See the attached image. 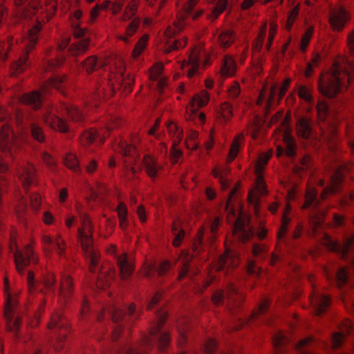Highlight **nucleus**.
<instances>
[{"label": "nucleus", "instance_id": "nucleus-1", "mask_svg": "<svg viewBox=\"0 0 354 354\" xmlns=\"http://www.w3.org/2000/svg\"><path fill=\"white\" fill-rule=\"evenodd\" d=\"M34 111L26 114L19 113L16 115L18 123H21L26 133L39 142L45 140L46 136L39 122L43 121L52 129L65 133L68 130V124L58 114L66 115L71 121L75 122H82L84 119V113L76 106H71L66 103H62L59 107H54L50 105H44L41 109H33Z\"/></svg>", "mask_w": 354, "mask_h": 354}, {"label": "nucleus", "instance_id": "nucleus-2", "mask_svg": "<svg viewBox=\"0 0 354 354\" xmlns=\"http://www.w3.org/2000/svg\"><path fill=\"white\" fill-rule=\"evenodd\" d=\"M326 178L328 184L324 187L325 181L319 180V185L323 187L320 196L318 192L313 187H308L304 209H309L311 212L309 215V222L312 225L314 232L317 230L323 223L324 212L319 208L320 201L324 199L328 194L336 193L340 187L343 180V173L340 167H333L328 171Z\"/></svg>", "mask_w": 354, "mask_h": 354}, {"label": "nucleus", "instance_id": "nucleus-3", "mask_svg": "<svg viewBox=\"0 0 354 354\" xmlns=\"http://www.w3.org/2000/svg\"><path fill=\"white\" fill-rule=\"evenodd\" d=\"M78 214L82 225L78 228V238L88 258L89 270L92 273L97 274L95 277L97 288L105 289L110 286L111 280L114 279L115 270L111 268L104 270V268H101L98 253L93 247V241L89 234L91 231L90 220L86 214L79 210Z\"/></svg>", "mask_w": 354, "mask_h": 354}, {"label": "nucleus", "instance_id": "nucleus-4", "mask_svg": "<svg viewBox=\"0 0 354 354\" xmlns=\"http://www.w3.org/2000/svg\"><path fill=\"white\" fill-rule=\"evenodd\" d=\"M353 75L354 60L344 58L342 62L335 61L330 71L321 77L319 92L326 97L332 99L346 89L347 85L353 80Z\"/></svg>", "mask_w": 354, "mask_h": 354}, {"label": "nucleus", "instance_id": "nucleus-5", "mask_svg": "<svg viewBox=\"0 0 354 354\" xmlns=\"http://www.w3.org/2000/svg\"><path fill=\"white\" fill-rule=\"evenodd\" d=\"M352 330L351 322L346 320L339 331L332 333L330 335V345L323 341L318 342L316 338L312 336L306 337L293 345L295 354H316L315 350L317 347L326 348L330 346L333 350L337 349L342 345L346 335L350 334Z\"/></svg>", "mask_w": 354, "mask_h": 354}, {"label": "nucleus", "instance_id": "nucleus-6", "mask_svg": "<svg viewBox=\"0 0 354 354\" xmlns=\"http://www.w3.org/2000/svg\"><path fill=\"white\" fill-rule=\"evenodd\" d=\"M5 311L4 317L8 330L17 335L20 326L21 310L18 306L16 295L12 294L9 288L7 279L4 281Z\"/></svg>", "mask_w": 354, "mask_h": 354}, {"label": "nucleus", "instance_id": "nucleus-7", "mask_svg": "<svg viewBox=\"0 0 354 354\" xmlns=\"http://www.w3.org/2000/svg\"><path fill=\"white\" fill-rule=\"evenodd\" d=\"M66 84V77L65 76H55L50 77L47 82L44 83L41 87L40 91H33L30 93H26L21 97V102L23 104L30 106L32 109H41L43 106L42 100L43 95H47L50 88H56L62 94L63 87Z\"/></svg>", "mask_w": 354, "mask_h": 354}, {"label": "nucleus", "instance_id": "nucleus-8", "mask_svg": "<svg viewBox=\"0 0 354 354\" xmlns=\"http://www.w3.org/2000/svg\"><path fill=\"white\" fill-rule=\"evenodd\" d=\"M155 313L156 322L150 332V337L146 338L145 344L147 346L156 345L159 350L163 351L170 342L169 333L162 330V326L167 319V314L160 310L159 308H156Z\"/></svg>", "mask_w": 354, "mask_h": 354}, {"label": "nucleus", "instance_id": "nucleus-9", "mask_svg": "<svg viewBox=\"0 0 354 354\" xmlns=\"http://www.w3.org/2000/svg\"><path fill=\"white\" fill-rule=\"evenodd\" d=\"M110 313L113 322L116 324L113 330L112 339L113 340H116L118 338L125 324L129 326L139 316V313L136 310V306L133 304H131L124 309L113 306L110 310Z\"/></svg>", "mask_w": 354, "mask_h": 354}, {"label": "nucleus", "instance_id": "nucleus-10", "mask_svg": "<svg viewBox=\"0 0 354 354\" xmlns=\"http://www.w3.org/2000/svg\"><path fill=\"white\" fill-rule=\"evenodd\" d=\"M82 16L81 10H75L74 12L75 19H73L71 22L73 34L75 39H76L68 48V53L73 56H78L84 53L89 46V39L84 36L85 29L82 28L77 21Z\"/></svg>", "mask_w": 354, "mask_h": 354}, {"label": "nucleus", "instance_id": "nucleus-11", "mask_svg": "<svg viewBox=\"0 0 354 354\" xmlns=\"http://www.w3.org/2000/svg\"><path fill=\"white\" fill-rule=\"evenodd\" d=\"M283 145H278L277 147V156H286L293 162H295L296 165L299 163L301 165V169H307L308 167L310 158L308 156L297 157L296 153L297 145L293 137L288 133H285L283 135Z\"/></svg>", "mask_w": 354, "mask_h": 354}, {"label": "nucleus", "instance_id": "nucleus-12", "mask_svg": "<svg viewBox=\"0 0 354 354\" xmlns=\"http://www.w3.org/2000/svg\"><path fill=\"white\" fill-rule=\"evenodd\" d=\"M269 158L270 157L268 156L260 157L255 167L257 174L256 191H251L248 194V201L252 205H253L256 211L257 210L260 203V196L265 195L267 193L266 187L261 176V173L264 166L267 164Z\"/></svg>", "mask_w": 354, "mask_h": 354}, {"label": "nucleus", "instance_id": "nucleus-13", "mask_svg": "<svg viewBox=\"0 0 354 354\" xmlns=\"http://www.w3.org/2000/svg\"><path fill=\"white\" fill-rule=\"evenodd\" d=\"M318 119L328 127V131H325L322 124H319L320 136L324 140H330L336 133V129L332 124L333 114L328 102L319 101L317 105Z\"/></svg>", "mask_w": 354, "mask_h": 354}, {"label": "nucleus", "instance_id": "nucleus-14", "mask_svg": "<svg viewBox=\"0 0 354 354\" xmlns=\"http://www.w3.org/2000/svg\"><path fill=\"white\" fill-rule=\"evenodd\" d=\"M212 300L215 305H224L226 303L230 310H232L233 306H238L240 304L241 295L238 292L235 284L230 283L225 290L214 292Z\"/></svg>", "mask_w": 354, "mask_h": 354}, {"label": "nucleus", "instance_id": "nucleus-15", "mask_svg": "<svg viewBox=\"0 0 354 354\" xmlns=\"http://www.w3.org/2000/svg\"><path fill=\"white\" fill-rule=\"evenodd\" d=\"M199 0H189L185 5V9L186 12L192 17L193 19L198 18L201 15L203 10H194V7ZM211 3H215L212 8V12L208 15L209 19L215 20L218 17L224 12L228 5V0H206Z\"/></svg>", "mask_w": 354, "mask_h": 354}, {"label": "nucleus", "instance_id": "nucleus-16", "mask_svg": "<svg viewBox=\"0 0 354 354\" xmlns=\"http://www.w3.org/2000/svg\"><path fill=\"white\" fill-rule=\"evenodd\" d=\"M10 250L14 255L16 268L19 273H22L24 269L30 264H36L38 261L37 257L35 255L31 247L26 245L24 250H20L16 245H12Z\"/></svg>", "mask_w": 354, "mask_h": 354}, {"label": "nucleus", "instance_id": "nucleus-17", "mask_svg": "<svg viewBox=\"0 0 354 354\" xmlns=\"http://www.w3.org/2000/svg\"><path fill=\"white\" fill-rule=\"evenodd\" d=\"M240 93V86L236 83L228 88V95L233 104L225 102L221 105L220 114L225 120H229L232 115L233 106L240 107L244 103L243 99L239 97Z\"/></svg>", "mask_w": 354, "mask_h": 354}, {"label": "nucleus", "instance_id": "nucleus-18", "mask_svg": "<svg viewBox=\"0 0 354 354\" xmlns=\"http://www.w3.org/2000/svg\"><path fill=\"white\" fill-rule=\"evenodd\" d=\"M326 236V247L330 251L338 253L341 255L343 259H350L351 263L354 266V252L351 254L350 257V250L352 245L354 243V234L351 235L347 237L343 244H341L337 241H334L332 239H330L328 236Z\"/></svg>", "mask_w": 354, "mask_h": 354}, {"label": "nucleus", "instance_id": "nucleus-19", "mask_svg": "<svg viewBox=\"0 0 354 354\" xmlns=\"http://www.w3.org/2000/svg\"><path fill=\"white\" fill-rule=\"evenodd\" d=\"M17 174L24 191L27 193L28 187L35 182L36 169L34 165L29 162H24L17 168Z\"/></svg>", "mask_w": 354, "mask_h": 354}, {"label": "nucleus", "instance_id": "nucleus-20", "mask_svg": "<svg viewBox=\"0 0 354 354\" xmlns=\"http://www.w3.org/2000/svg\"><path fill=\"white\" fill-rule=\"evenodd\" d=\"M296 130L298 136L305 140L318 139L316 128L313 127L312 120L307 117H299L298 118Z\"/></svg>", "mask_w": 354, "mask_h": 354}, {"label": "nucleus", "instance_id": "nucleus-21", "mask_svg": "<svg viewBox=\"0 0 354 354\" xmlns=\"http://www.w3.org/2000/svg\"><path fill=\"white\" fill-rule=\"evenodd\" d=\"M233 234L239 241L246 243L254 236V232L246 220L238 217L233 227Z\"/></svg>", "mask_w": 354, "mask_h": 354}, {"label": "nucleus", "instance_id": "nucleus-22", "mask_svg": "<svg viewBox=\"0 0 354 354\" xmlns=\"http://www.w3.org/2000/svg\"><path fill=\"white\" fill-rule=\"evenodd\" d=\"M310 299L313 310L317 315L324 313L330 304V298L327 295L315 289L313 290Z\"/></svg>", "mask_w": 354, "mask_h": 354}, {"label": "nucleus", "instance_id": "nucleus-23", "mask_svg": "<svg viewBox=\"0 0 354 354\" xmlns=\"http://www.w3.org/2000/svg\"><path fill=\"white\" fill-rule=\"evenodd\" d=\"M209 100V96L207 91H202L199 93L196 94L191 103L190 107L187 109V111H191L193 115V119L197 117L201 123H203L205 120V115L203 113H197V109L205 106Z\"/></svg>", "mask_w": 354, "mask_h": 354}, {"label": "nucleus", "instance_id": "nucleus-24", "mask_svg": "<svg viewBox=\"0 0 354 354\" xmlns=\"http://www.w3.org/2000/svg\"><path fill=\"white\" fill-rule=\"evenodd\" d=\"M324 272L328 279L332 280L339 289L351 288L352 285L348 278L349 273L346 268H341L334 272L324 268Z\"/></svg>", "mask_w": 354, "mask_h": 354}, {"label": "nucleus", "instance_id": "nucleus-25", "mask_svg": "<svg viewBox=\"0 0 354 354\" xmlns=\"http://www.w3.org/2000/svg\"><path fill=\"white\" fill-rule=\"evenodd\" d=\"M42 242L44 249L47 252H51L53 250H55L60 257L66 259L65 254L66 243L61 234H57L55 239H53L48 235H44Z\"/></svg>", "mask_w": 354, "mask_h": 354}, {"label": "nucleus", "instance_id": "nucleus-26", "mask_svg": "<svg viewBox=\"0 0 354 354\" xmlns=\"http://www.w3.org/2000/svg\"><path fill=\"white\" fill-rule=\"evenodd\" d=\"M289 84L290 81L287 80L281 86L277 84L270 86L268 97L266 100V109L267 110L278 104L279 100L285 95Z\"/></svg>", "mask_w": 354, "mask_h": 354}, {"label": "nucleus", "instance_id": "nucleus-27", "mask_svg": "<svg viewBox=\"0 0 354 354\" xmlns=\"http://www.w3.org/2000/svg\"><path fill=\"white\" fill-rule=\"evenodd\" d=\"M289 84L290 81L287 80L281 86L277 84L270 86L268 97L266 100V109L267 110L278 104L279 100L285 95Z\"/></svg>", "mask_w": 354, "mask_h": 354}, {"label": "nucleus", "instance_id": "nucleus-28", "mask_svg": "<svg viewBox=\"0 0 354 354\" xmlns=\"http://www.w3.org/2000/svg\"><path fill=\"white\" fill-rule=\"evenodd\" d=\"M289 84L290 81L287 80L281 86L277 84L270 86L268 97L266 100V109L267 110L278 104L279 100L285 95Z\"/></svg>", "mask_w": 354, "mask_h": 354}, {"label": "nucleus", "instance_id": "nucleus-29", "mask_svg": "<svg viewBox=\"0 0 354 354\" xmlns=\"http://www.w3.org/2000/svg\"><path fill=\"white\" fill-rule=\"evenodd\" d=\"M348 19L347 11L342 7L334 8L330 11L329 22L335 30H342Z\"/></svg>", "mask_w": 354, "mask_h": 354}, {"label": "nucleus", "instance_id": "nucleus-30", "mask_svg": "<svg viewBox=\"0 0 354 354\" xmlns=\"http://www.w3.org/2000/svg\"><path fill=\"white\" fill-rule=\"evenodd\" d=\"M239 253L236 250L227 248L225 253L218 259L217 269L225 270L231 268H234L239 265Z\"/></svg>", "mask_w": 354, "mask_h": 354}, {"label": "nucleus", "instance_id": "nucleus-31", "mask_svg": "<svg viewBox=\"0 0 354 354\" xmlns=\"http://www.w3.org/2000/svg\"><path fill=\"white\" fill-rule=\"evenodd\" d=\"M176 30L169 28L165 32V52L170 53L174 50H178L183 48L186 45V41L184 39H176L174 35Z\"/></svg>", "mask_w": 354, "mask_h": 354}, {"label": "nucleus", "instance_id": "nucleus-32", "mask_svg": "<svg viewBox=\"0 0 354 354\" xmlns=\"http://www.w3.org/2000/svg\"><path fill=\"white\" fill-rule=\"evenodd\" d=\"M201 63V53L196 50L190 54L188 62L183 64V68L187 72V76L192 77L197 74Z\"/></svg>", "mask_w": 354, "mask_h": 354}, {"label": "nucleus", "instance_id": "nucleus-33", "mask_svg": "<svg viewBox=\"0 0 354 354\" xmlns=\"http://www.w3.org/2000/svg\"><path fill=\"white\" fill-rule=\"evenodd\" d=\"M115 258L121 279L122 280L127 279L133 272L134 268L133 264L129 261L126 253L120 255L115 254Z\"/></svg>", "mask_w": 354, "mask_h": 354}, {"label": "nucleus", "instance_id": "nucleus-34", "mask_svg": "<svg viewBox=\"0 0 354 354\" xmlns=\"http://www.w3.org/2000/svg\"><path fill=\"white\" fill-rule=\"evenodd\" d=\"M171 268V264L168 261H163L158 265H149L145 271V276L151 277L153 274L157 273L158 276H162Z\"/></svg>", "mask_w": 354, "mask_h": 354}, {"label": "nucleus", "instance_id": "nucleus-35", "mask_svg": "<svg viewBox=\"0 0 354 354\" xmlns=\"http://www.w3.org/2000/svg\"><path fill=\"white\" fill-rule=\"evenodd\" d=\"M73 292V281L68 274H63L61 284L59 288L58 295L62 299H68Z\"/></svg>", "mask_w": 354, "mask_h": 354}, {"label": "nucleus", "instance_id": "nucleus-36", "mask_svg": "<svg viewBox=\"0 0 354 354\" xmlns=\"http://www.w3.org/2000/svg\"><path fill=\"white\" fill-rule=\"evenodd\" d=\"M236 38V34L232 29H224L218 35L220 46L223 48L230 47Z\"/></svg>", "mask_w": 354, "mask_h": 354}, {"label": "nucleus", "instance_id": "nucleus-37", "mask_svg": "<svg viewBox=\"0 0 354 354\" xmlns=\"http://www.w3.org/2000/svg\"><path fill=\"white\" fill-rule=\"evenodd\" d=\"M288 343V337L281 332L277 333L272 337V344L277 354L283 353Z\"/></svg>", "mask_w": 354, "mask_h": 354}, {"label": "nucleus", "instance_id": "nucleus-38", "mask_svg": "<svg viewBox=\"0 0 354 354\" xmlns=\"http://www.w3.org/2000/svg\"><path fill=\"white\" fill-rule=\"evenodd\" d=\"M236 69L234 59L230 55H225L223 59L221 72L223 76H232Z\"/></svg>", "mask_w": 354, "mask_h": 354}, {"label": "nucleus", "instance_id": "nucleus-39", "mask_svg": "<svg viewBox=\"0 0 354 354\" xmlns=\"http://www.w3.org/2000/svg\"><path fill=\"white\" fill-rule=\"evenodd\" d=\"M143 165L148 176L151 178H155L159 169L156 160L150 156H145L143 159Z\"/></svg>", "mask_w": 354, "mask_h": 354}, {"label": "nucleus", "instance_id": "nucleus-40", "mask_svg": "<svg viewBox=\"0 0 354 354\" xmlns=\"http://www.w3.org/2000/svg\"><path fill=\"white\" fill-rule=\"evenodd\" d=\"M193 258L187 252H183L180 257V269L178 274V279H181L189 274V262Z\"/></svg>", "mask_w": 354, "mask_h": 354}, {"label": "nucleus", "instance_id": "nucleus-41", "mask_svg": "<svg viewBox=\"0 0 354 354\" xmlns=\"http://www.w3.org/2000/svg\"><path fill=\"white\" fill-rule=\"evenodd\" d=\"M167 129L169 136L174 140L175 145H178L183 138V131L173 122L167 123Z\"/></svg>", "mask_w": 354, "mask_h": 354}, {"label": "nucleus", "instance_id": "nucleus-42", "mask_svg": "<svg viewBox=\"0 0 354 354\" xmlns=\"http://www.w3.org/2000/svg\"><path fill=\"white\" fill-rule=\"evenodd\" d=\"M41 29V24L37 21L30 29L28 30L26 46L28 48H32L37 41L38 35Z\"/></svg>", "mask_w": 354, "mask_h": 354}, {"label": "nucleus", "instance_id": "nucleus-43", "mask_svg": "<svg viewBox=\"0 0 354 354\" xmlns=\"http://www.w3.org/2000/svg\"><path fill=\"white\" fill-rule=\"evenodd\" d=\"M49 328H56L59 330H64L65 331L68 330L66 327V323L63 320L62 315L59 313H54L52 315L51 321L49 323Z\"/></svg>", "mask_w": 354, "mask_h": 354}, {"label": "nucleus", "instance_id": "nucleus-44", "mask_svg": "<svg viewBox=\"0 0 354 354\" xmlns=\"http://www.w3.org/2000/svg\"><path fill=\"white\" fill-rule=\"evenodd\" d=\"M140 21L137 19L131 21L126 28L125 35H120V39L125 43H129V38L133 35L139 26Z\"/></svg>", "mask_w": 354, "mask_h": 354}, {"label": "nucleus", "instance_id": "nucleus-45", "mask_svg": "<svg viewBox=\"0 0 354 354\" xmlns=\"http://www.w3.org/2000/svg\"><path fill=\"white\" fill-rule=\"evenodd\" d=\"M172 232L174 236L173 244L174 246L178 247L180 245L182 240L185 236V232L177 222H174L172 226Z\"/></svg>", "mask_w": 354, "mask_h": 354}, {"label": "nucleus", "instance_id": "nucleus-46", "mask_svg": "<svg viewBox=\"0 0 354 354\" xmlns=\"http://www.w3.org/2000/svg\"><path fill=\"white\" fill-rule=\"evenodd\" d=\"M117 211L120 219V227L122 229H125L128 225L127 208L123 203H120L118 206Z\"/></svg>", "mask_w": 354, "mask_h": 354}, {"label": "nucleus", "instance_id": "nucleus-47", "mask_svg": "<svg viewBox=\"0 0 354 354\" xmlns=\"http://www.w3.org/2000/svg\"><path fill=\"white\" fill-rule=\"evenodd\" d=\"M243 134L238 135L235 137L233 142L232 143L230 150L229 152L230 162L232 161L236 156V155L239 152V148H240L241 143L243 141Z\"/></svg>", "mask_w": 354, "mask_h": 354}, {"label": "nucleus", "instance_id": "nucleus-48", "mask_svg": "<svg viewBox=\"0 0 354 354\" xmlns=\"http://www.w3.org/2000/svg\"><path fill=\"white\" fill-rule=\"evenodd\" d=\"M314 32V28L313 26L309 27L304 33V35L301 37V39L299 44V49L301 52L304 53L307 47L308 46V44L311 39V37Z\"/></svg>", "mask_w": 354, "mask_h": 354}, {"label": "nucleus", "instance_id": "nucleus-49", "mask_svg": "<svg viewBox=\"0 0 354 354\" xmlns=\"http://www.w3.org/2000/svg\"><path fill=\"white\" fill-rule=\"evenodd\" d=\"M113 354H142L140 351L127 344L117 346Z\"/></svg>", "mask_w": 354, "mask_h": 354}, {"label": "nucleus", "instance_id": "nucleus-50", "mask_svg": "<svg viewBox=\"0 0 354 354\" xmlns=\"http://www.w3.org/2000/svg\"><path fill=\"white\" fill-rule=\"evenodd\" d=\"M227 172H228V170L226 168H225L222 170H219L218 169L215 168L212 171L213 176H214V178L219 179L221 187L223 189H225L228 187V181L225 178V176L227 175Z\"/></svg>", "mask_w": 354, "mask_h": 354}, {"label": "nucleus", "instance_id": "nucleus-51", "mask_svg": "<svg viewBox=\"0 0 354 354\" xmlns=\"http://www.w3.org/2000/svg\"><path fill=\"white\" fill-rule=\"evenodd\" d=\"M82 65L87 73H91L95 70L99 66H101V63L98 62L95 56H91L82 62Z\"/></svg>", "mask_w": 354, "mask_h": 354}, {"label": "nucleus", "instance_id": "nucleus-52", "mask_svg": "<svg viewBox=\"0 0 354 354\" xmlns=\"http://www.w3.org/2000/svg\"><path fill=\"white\" fill-rule=\"evenodd\" d=\"M148 41V35H143L136 44L133 51L132 55L134 58H136L139 56L140 53L145 50L147 43Z\"/></svg>", "mask_w": 354, "mask_h": 354}, {"label": "nucleus", "instance_id": "nucleus-53", "mask_svg": "<svg viewBox=\"0 0 354 354\" xmlns=\"http://www.w3.org/2000/svg\"><path fill=\"white\" fill-rule=\"evenodd\" d=\"M64 165L75 172H78L80 169L78 166V161L73 154H68L64 158Z\"/></svg>", "mask_w": 354, "mask_h": 354}, {"label": "nucleus", "instance_id": "nucleus-54", "mask_svg": "<svg viewBox=\"0 0 354 354\" xmlns=\"http://www.w3.org/2000/svg\"><path fill=\"white\" fill-rule=\"evenodd\" d=\"M98 136L95 130H86L81 136V142L84 145L90 144L93 142Z\"/></svg>", "mask_w": 354, "mask_h": 354}, {"label": "nucleus", "instance_id": "nucleus-55", "mask_svg": "<svg viewBox=\"0 0 354 354\" xmlns=\"http://www.w3.org/2000/svg\"><path fill=\"white\" fill-rule=\"evenodd\" d=\"M298 95L299 98L304 100L308 104H311L313 102L310 91L305 86H300L299 87Z\"/></svg>", "mask_w": 354, "mask_h": 354}, {"label": "nucleus", "instance_id": "nucleus-56", "mask_svg": "<svg viewBox=\"0 0 354 354\" xmlns=\"http://www.w3.org/2000/svg\"><path fill=\"white\" fill-rule=\"evenodd\" d=\"M15 197L16 199L19 201V203H20V205H19V207H17V212L19 217L21 218V212L26 208L28 199L25 198L21 191H17V192L15 194Z\"/></svg>", "mask_w": 354, "mask_h": 354}, {"label": "nucleus", "instance_id": "nucleus-57", "mask_svg": "<svg viewBox=\"0 0 354 354\" xmlns=\"http://www.w3.org/2000/svg\"><path fill=\"white\" fill-rule=\"evenodd\" d=\"M118 150L125 156H131L135 153V147L126 142L120 141L118 144Z\"/></svg>", "mask_w": 354, "mask_h": 354}, {"label": "nucleus", "instance_id": "nucleus-58", "mask_svg": "<svg viewBox=\"0 0 354 354\" xmlns=\"http://www.w3.org/2000/svg\"><path fill=\"white\" fill-rule=\"evenodd\" d=\"M139 1L140 0H133L128 4L124 12V19H130L135 15Z\"/></svg>", "mask_w": 354, "mask_h": 354}, {"label": "nucleus", "instance_id": "nucleus-59", "mask_svg": "<svg viewBox=\"0 0 354 354\" xmlns=\"http://www.w3.org/2000/svg\"><path fill=\"white\" fill-rule=\"evenodd\" d=\"M299 12V4L296 5L290 11L287 21V29L290 30L295 21Z\"/></svg>", "mask_w": 354, "mask_h": 354}, {"label": "nucleus", "instance_id": "nucleus-60", "mask_svg": "<svg viewBox=\"0 0 354 354\" xmlns=\"http://www.w3.org/2000/svg\"><path fill=\"white\" fill-rule=\"evenodd\" d=\"M41 158L44 162L46 165L48 169L51 171L55 172L56 170V162L52 156L47 152H42Z\"/></svg>", "mask_w": 354, "mask_h": 354}, {"label": "nucleus", "instance_id": "nucleus-61", "mask_svg": "<svg viewBox=\"0 0 354 354\" xmlns=\"http://www.w3.org/2000/svg\"><path fill=\"white\" fill-rule=\"evenodd\" d=\"M28 66V54L25 53L20 57L19 60L15 64L14 67L17 73L22 72Z\"/></svg>", "mask_w": 354, "mask_h": 354}, {"label": "nucleus", "instance_id": "nucleus-62", "mask_svg": "<svg viewBox=\"0 0 354 354\" xmlns=\"http://www.w3.org/2000/svg\"><path fill=\"white\" fill-rule=\"evenodd\" d=\"M55 283V277L53 274H49L45 278L44 281V286L47 291L55 294L54 286Z\"/></svg>", "mask_w": 354, "mask_h": 354}, {"label": "nucleus", "instance_id": "nucleus-63", "mask_svg": "<svg viewBox=\"0 0 354 354\" xmlns=\"http://www.w3.org/2000/svg\"><path fill=\"white\" fill-rule=\"evenodd\" d=\"M269 306V300L268 299H263L259 304L257 310L252 313V318L256 319L259 315L264 314Z\"/></svg>", "mask_w": 354, "mask_h": 354}, {"label": "nucleus", "instance_id": "nucleus-64", "mask_svg": "<svg viewBox=\"0 0 354 354\" xmlns=\"http://www.w3.org/2000/svg\"><path fill=\"white\" fill-rule=\"evenodd\" d=\"M28 201L34 210H37L41 205V196L38 194L28 195Z\"/></svg>", "mask_w": 354, "mask_h": 354}]
</instances>
